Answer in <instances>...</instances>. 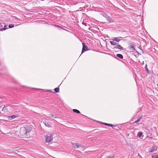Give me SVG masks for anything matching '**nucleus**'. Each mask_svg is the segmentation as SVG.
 I'll use <instances>...</instances> for the list:
<instances>
[{
	"mask_svg": "<svg viewBox=\"0 0 158 158\" xmlns=\"http://www.w3.org/2000/svg\"><path fill=\"white\" fill-rule=\"evenodd\" d=\"M30 131L31 130L29 128L22 127L20 129V133L23 137L28 138L29 137Z\"/></svg>",
	"mask_w": 158,
	"mask_h": 158,
	"instance_id": "1",
	"label": "nucleus"
},
{
	"mask_svg": "<svg viewBox=\"0 0 158 158\" xmlns=\"http://www.w3.org/2000/svg\"><path fill=\"white\" fill-rule=\"evenodd\" d=\"M53 135L52 134H50L49 135H47L45 139V142L48 143L51 142L53 139Z\"/></svg>",
	"mask_w": 158,
	"mask_h": 158,
	"instance_id": "2",
	"label": "nucleus"
},
{
	"mask_svg": "<svg viewBox=\"0 0 158 158\" xmlns=\"http://www.w3.org/2000/svg\"><path fill=\"white\" fill-rule=\"evenodd\" d=\"M82 44L83 45V48L82 50L81 54L85 51H87L89 50L87 46L85 45L84 43H82Z\"/></svg>",
	"mask_w": 158,
	"mask_h": 158,
	"instance_id": "3",
	"label": "nucleus"
},
{
	"mask_svg": "<svg viewBox=\"0 0 158 158\" xmlns=\"http://www.w3.org/2000/svg\"><path fill=\"white\" fill-rule=\"evenodd\" d=\"M157 147L155 145H153L151 148H150L149 149V151L150 152H152L155 151L156 150Z\"/></svg>",
	"mask_w": 158,
	"mask_h": 158,
	"instance_id": "4",
	"label": "nucleus"
},
{
	"mask_svg": "<svg viewBox=\"0 0 158 158\" xmlns=\"http://www.w3.org/2000/svg\"><path fill=\"white\" fill-rule=\"evenodd\" d=\"M123 48L121 46V45L119 44H117L115 47H114L113 49H116L117 50H122L123 49Z\"/></svg>",
	"mask_w": 158,
	"mask_h": 158,
	"instance_id": "5",
	"label": "nucleus"
},
{
	"mask_svg": "<svg viewBox=\"0 0 158 158\" xmlns=\"http://www.w3.org/2000/svg\"><path fill=\"white\" fill-rule=\"evenodd\" d=\"M19 116L18 114H16V115H13L11 116H8V118L9 120H11L14 118H16L18 117Z\"/></svg>",
	"mask_w": 158,
	"mask_h": 158,
	"instance_id": "6",
	"label": "nucleus"
},
{
	"mask_svg": "<svg viewBox=\"0 0 158 158\" xmlns=\"http://www.w3.org/2000/svg\"><path fill=\"white\" fill-rule=\"evenodd\" d=\"M129 48L131 50H135V45L133 44H130L129 46Z\"/></svg>",
	"mask_w": 158,
	"mask_h": 158,
	"instance_id": "7",
	"label": "nucleus"
},
{
	"mask_svg": "<svg viewBox=\"0 0 158 158\" xmlns=\"http://www.w3.org/2000/svg\"><path fill=\"white\" fill-rule=\"evenodd\" d=\"M120 38H122L121 37H114L113 39L114 41H115L117 42H119L120 40Z\"/></svg>",
	"mask_w": 158,
	"mask_h": 158,
	"instance_id": "8",
	"label": "nucleus"
},
{
	"mask_svg": "<svg viewBox=\"0 0 158 158\" xmlns=\"http://www.w3.org/2000/svg\"><path fill=\"white\" fill-rule=\"evenodd\" d=\"M72 144L73 145V147L75 148H78V143H72Z\"/></svg>",
	"mask_w": 158,
	"mask_h": 158,
	"instance_id": "9",
	"label": "nucleus"
},
{
	"mask_svg": "<svg viewBox=\"0 0 158 158\" xmlns=\"http://www.w3.org/2000/svg\"><path fill=\"white\" fill-rule=\"evenodd\" d=\"M7 26L6 25H5L4 24V27L0 29V31H3L5 30L7 28Z\"/></svg>",
	"mask_w": 158,
	"mask_h": 158,
	"instance_id": "10",
	"label": "nucleus"
},
{
	"mask_svg": "<svg viewBox=\"0 0 158 158\" xmlns=\"http://www.w3.org/2000/svg\"><path fill=\"white\" fill-rule=\"evenodd\" d=\"M107 20L110 23H112L114 21L110 17H108L106 18Z\"/></svg>",
	"mask_w": 158,
	"mask_h": 158,
	"instance_id": "11",
	"label": "nucleus"
},
{
	"mask_svg": "<svg viewBox=\"0 0 158 158\" xmlns=\"http://www.w3.org/2000/svg\"><path fill=\"white\" fill-rule=\"evenodd\" d=\"M44 124L45 126L49 127L50 126V123H48V122H44Z\"/></svg>",
	"mask_w": 158,
	"mask_h": 158,
	"instance_id": "12",
	"label": "nucleus"
},
{
	"mask_svg": "<svg viewBox=\"0 0 158 158\" xmlns=\"http://www.w3.org/2000/svg\"><path fill=\"white\" fill-rule=\"evenodd\" d=\"M117 56L121 59H123V56L121 54H118L116 55Z\"/></svg>",
	"mask_w": 158,
	"mask_h": 158,
	"instance_id": "13",
	"label": "nucleus"
},
{
	"mask_svg": "<svg viewBox=\"0 0 158 158\" xmlns=\"http://www.w3.org/2000/svg\"><path fill=\"white\" fill-rule=\"evenodd\" d=\"M142 119V117H140L139 119H138L137 120H136L135 122H133V123H137L138 122H139L140 120Z\"/></svg>",
	"mask_w": 158,
	"mask_h": 158,
	"instance_id": "14",
	"label": "nucleus"
},
{
	"mask_svg": "<svg viewBox=\"0 0 158 158\" xmlns=\"http://www.w3.org/2000/svg\"><path fill=\"white\" fill-rule=\"evenodd\" d=\"M142 134V133L141 132H138L137 133V137L140 138Z\"/></svg>",
	"mask_w": 158,
	"mask_h": 158,
	"instance_id": "15",
	"label": "nucleus"
},
{
	"mask_svg": "<svg viewBox=\"0 0 158 158\" xmlns=\"http://www.w3.org/2000/svg\"><path fill=\"white\" fill-rule=\"evenodd\" d=\"M73 110L74 112H75V113H78V114H79L80 113V111L77 109H73Z\"/></svg>",
	"mask_w": 158,
	"mask_h": 158,
	"instance_id": "16",
	"label": "nucleus"
},
{
	"mask_svg": "<svg viewBox=\"0 0 158 158\" xmlns=\"http://www.w3.org/2000/svg\"><path fill=\"white\" fill-rule=\"evenodd\" d=\"M110 44L112 45H115L117 44V43L115 42H114V41H110Z\"/></svg>",
	"mask_w": 158,
	"mask_h": 158,
	"instance_id": "17",
	"label": "nucleus"
},
{
	"mask_svg": "<svg viewBox=\"0 0 158 158\" xmlns=\"http://www.w3.org/2000/svg\"><path fill=\"white\" fill-rule=\"evenodd\" d=\"M49 115L50 117H52L54 118H56V115H53L52 114H49Z\"/></svg>",
	"mask_w": 158,
	"mask_h": 158,
	"instance_id": "18",
	"label": "nucleus"
},
{
	"mask_svg": "<svg viewBox=\"0 0 158 158\" xmlns=\"http://www.w3.org/2000/svg\"><path fill=\"white\" fill-rule=\"evenodd\" d=\"M56 93H58L59 92V87H57L54 89Z\"/></svg>",
	"mask_w": 158,
	"mask_h": 158,
	"instance_id": "19",
	"label": "nucleus"
},
{
	"mask_svg": "<svg viewBox=\"0 0 158 158\" xmlns=\"http://www.w3.org/2000/svg\"><path fill=\"white\" fill-rule=\"evenodd\" d=\"M9 106H4L3 109H2V110H8V107H9Z\"/></svg>",
	"mask_w": 158,
	"mask_h": 158,
	"instance_id": "20",
	"label": "nucleus"
},
{
	"mask_svg": "<svg viewBox=\"0 0 158 158\" xmlns=\"http://www.w3.org/2000/svg\"><path fill=\"white\" fill-rule=\"evenodd\" d=\"M106 126H110V127H115V126L114 125H112V124L107 123L106 124Z\"/></svg>",
	"mask_w": 158,
	"mask_h": 158,
	"instance_id": "21",
	"label": "nucleus"
},
{
	"mask_svg": "<svg viewBox=\"0 0 158 158\" xmlns=\"http://www.w3.org/2000/svg\"><path fill=\"white\" fill-rule=\"evenodd\" d=\"M14 24H10L9 25L8 27L9 28H13V27H14Z\"/></svg>",
	"mask_w": 158,
	"mask_h": 158,
	"instance_id": "22",
	"label": "nucleus"
},
{
	"mask_svg": "<svg viewBox=\"0 0 158 158\" xmlns=\"http://www.w3.org/2000/svg\"><path fill=\"white\" fill-rule=\"evenodd\" d=\"M78 148H83V145H82L81 144H80V143L78 144Z\"/></svg>",
	"mask_w": 158,
	"mask_h": 158,
	"instance_id": "23",
	"label": "nucleus"
},
{
	"mask_svg": "<svg viewBox=\"0 0 158 158\" xmlns=\"http://www.w3.org/2000/svg\"><path fill=\"white\" fill-rule=\"evenodd\" d=\"M152 158H158V155L152 156Z\"/></svg>",
	"mask_w": 158,
	"mask_h": 158,
	"instance_id": "24",
	"label": "nucleus"
},
{
	"mask_svg": "<svg viewBox=\"0 0 158 158\" xmlns=\"http://www.w3.org/2000/svg\"><path fill=\"white\" fill-rule=\"evenodd\" d=\"M145 69L146 70L148 71V68L147 67V64H146V65L145 66Z\"/></svg>",
	"mask_w": 158,
	"mask_h": 158,
	"instance_id": "25",
	"label": "nucleus"
},
{
	"mask_svg": "<svg viewBox=\"0 0 158 158\" xmlns=\"http://www.w3.org/2000/svg\"><path fill=\"white\" fill-rule=\"evenodd\" d=\"M114 158V156H108V157H106V158Z\"/></svg>",
	"mask_w": 158,
	"mask_h": 158,
	"instance_id": "26",
	"label": "nucleus"
},
{
	"mask_svg": "<svg viewBox=\"0 0 158 158\" xmlns=\"http://www.w3.org/2000/svg\"><path fill=\"white\" fill-rule=\"evenodd\" d=\"M101 123L103 124H104V125H106V124H107V123H102V122H101Z\"/></svg>",
	"mask_w": 158,
	"mask_h": 158,
	"instance_id": "27",
	"label": "nucleus"
},
{
	"mask_svg": "<svg viewBox=\"0 0 158 158\" xmlns=\"http://www.w3.org/2000/svg\"><path fill=\"white\" fill-rule=\"evenodd\" d=\"M4 24H3L2 25H1V27H3V26H4Z\"/></svg>",
	"mask_w": 158,
	"mask_h": 158,
	"instance_id": "28",
	"label": "nucleus"
},
{
	"mask_svg": "<svg viewBox=\"0 0 158 158\" xmlns=\"http://www.w3.org/2000/svg\"><path fill=\"white\" fill-rule=\"evenodd\" d=\"M56 26L57 27H58L59 28H60L61 29H62V28H61L60 27H59V26Z\"/></svg>",
	"mask_w": 158,
	"mask_h": 158,
	"instance_id": "29",
	"label": "nucleus"
}]
</instances>
